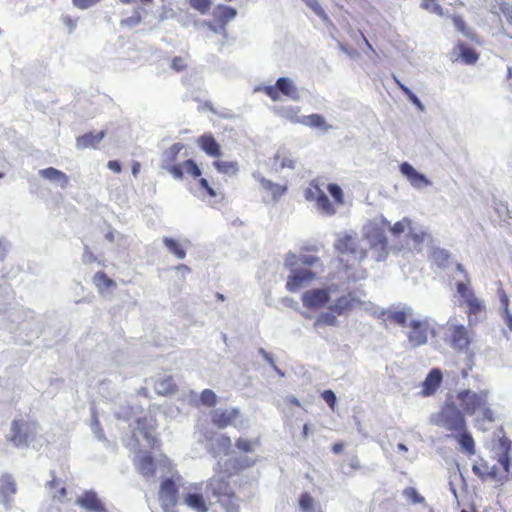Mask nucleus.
I'll return each instance as SVG.
<instances>
[{
	"mask_svg": "<svg viewBox=\"0 0 512 512\" xmlns=\"http://www.w3.org/2000/svg\"><path fill=\"white\" fill-rule=\"evenodd\" d=\"M259 444L258 440H249L245 438H238L235 442V446L238 450L241 452H252L254 450V447Z\"/></svg>",
	"mask_w": 512,
	"mask_h": 512,
	"instance_id": "nucleus-46",
	"label": "nucleus"
},
{
	"mask_svg": "<svg viewBox=\"0 0 512 512\" xmlns=\"http://www.w3.org/2000/svg\"><path fill=\"white\" fill-rule=\"evenodd\" d=\"M165 246L168 248V250L173 253L178 259H184L186 256L185 250L180 246V244L172 239L165 237L163 240Z\"/></svg>",
	"mask_w": 512,
	"mask_h": 512,
	"instance_id": "nucleus-44",
	"label": "nucleus"
},
{
	"mask_svg": "<svg viewBox=\"0 0 512 512\" xmlns=\"http://www.w3.org/2000/svg\"><path fill=\"white\" fill-rule=\"evenodd\" d=\"M191 6L201 13H206L211 7L210 0H190Z\"/></svg>",
	"mask_w": 512,
	"mask_h": 512,
	"instance_id": "nucleus-54",
	"label": "nucleus"
},
{
	"mask_svg": "<svg viewBox=\"0 0 512 512\" xmlns=\"http://www.w3.org/2000/svg\"><path fill=\"white\" fill-rule=\"evenodd\" d=\"M392 501L389 498H386L372 506L370 512H392L391 509Z\"/></svg>",
	"mask_w": 512,
	"mask_h": 512,
	"instance_id": "nucleus-52",
	"label": "nucleus"
},
{
	"mask_svg": "<svg viewBox=\"0 0 512 512\" xmlns=\"http://www.w3.org/2000/svg\"><path fill=\"white\" fill-rule=\"evenodd\" d=\"M371 248L375 251L374 259L377 262L384 261L388 252V240L385 231L381 228H373L368 235Z\"/></svg>",
	"mask_w": 512,
	"mask_h": 512,
	"instance_id": "nucleus-14",
	"label": "nucleus"
},
{
	"mask_svg": "<svg viewBox=\"0 0 512 512\" xmlns=\"http://www.w3.org/2000/svg\"><path fill=\"white\" fill-rule=\"evenodd\" d=\"M47 486L50 490L57 491V493H55L53 495V498H57V499L61 500L67 494L66 488L62 485L61 481L59 479H57L56 477H54L52 480H50L47 483Z\"/></svg>",
	"mask_w": 512,
	"mask_h": 512,
	"instance_id": "nucleus-45",
	"label": "nucleus"
},
{
	"mask_svg": "<svg viewBox=\"0 0 512 512\" xmlns=\"http://www.w3.org/2000/svg\"><path fill=\"white\" fill-rule=\"evenodd\" d=\"M303 123L311 128H319L323 130H328L330 128L324 117L320 114H311L306 116Z\"/></svg>",
	"mask_w": 512,
	"mask_h": 512,
	"instance_id": "nucleus-41",
	"label": "nucleus"
},
{
	"mask_svg": "<svg viewBox=\"0 0 512 512\" xmlns=\"http://www.w3.org/2000/svg\"><path fill=\"white\" fill-rule=\"evenodd\" d=\"M408 326L409 331L406 336L408 342L414 348L425 345L428 341L429 334H434L427 319L411 320Z\"/></svg>",
	"mask_w": 512,
	"mask_h": 512,
	"instance_id": "nucleus-12",
	"label": "nucleus"
},
{
	"mask_svg": "<svg viewBox=\"0 0 512 512\" xmlns=\"http://www.w3.org/2000/svg\"><path fill=\"white\" fill-rule=\"evenodd\" d=\"M304 197L307 201L314 202L316 208L326 216H332L336 213V208L328 199L325 192L320 187L317 180H312L304 191Z\"/></svg>",
	"mask_w": 512,
	"mask_h": 512,
	"instance_id": "nucleus-7",
	"label": "nucleus"
},
{
	"mask_svg": "<svg viewBox=\"0 0 512 512\" xmlns=\"http://www.w3.org/2000/svg\"><path fill=\"white\" fill-rule=\"evenodd\" d=\"M106 133L99 131L97 133L88 132L76 139V146L78 149L97 148L99 143L103 140Z\"/></svg>",
	"mask_w": 512,
	"mask_h": 512,
	"instance_id": "nucleus-28",
	"label": "nucleus"
},
{
	"mask_svg": "<svg viewBox=\"0 0 512 512\" xmlns=\"http://www.w3.org/2000/svg\"><path fill=\"white\" fill-rule=\"evenodd\" d=\"M451 19L454 26L460 33L469 38L471 41H478L477 34L469 28V26L467 25V23L465 22L464 18L461 15H452Z\"/></svg>",
	"mask_w": 512,
	"mask_h": 512,
	"instance_id": "nucleus-36",
	"label": "nucleus"
},
{
	"mask_svg": "<svg viewBox=\"0 0 512 512\" xmlns=\"http://www.w3.org/2000/svg\"><path fill=\"white\" fill-rule=\"evenodd\" d=\"M337 253L338 267L348 278H361L365 274L362 262L367 258L368 251L363 248L355 234L344 233L334 242Z\"/></svg>",
	"mask_w": 512,
	"mask_h": 512,
	"instance_id": "nucleus-2",
	"label": "nucleus"
},
{
	"mask_svg": "<svg viewBox=\"0 0 512 512\" xmlns=\"http://www.w3.org/2000/svg\"><path fill=\"white\" fill-rule=\"evenodd\" d=\"M314 499L309 493H302L299 498V506L302 511L309 512L313 510Z\"/></svg>",
	"mask_w": 512,
	"mask_h": 512,
	"instance_id": "nucleus-49",
	"label": "nucleus"
},
{
	"mask_svg": "<svg viewBox=\"0 0 512 512\" xmlns=\"http://www.w3.org/2000/svg\"><path fill=\"white\" fill-rule=\"evenodd\" d=\"M93 283L99 291H102L103 289H110L116 286L115 282L109 278L104 271H98L95 273L93 277Z\"/></svg>",
	"mask_w": 512,
	"mask_h": 512,
	"instance_id": "nucleus-39",
	"label": "nucleus"
},
{
	"mask_svg": "<svg viewBox=\"0 0 512 512\" xmlns=\"http://www.w3.org/2000/svg\"><path fill=\"white\" fill-rule=\"evenodd\" d=\"M434 424L448 431L469 456L476 453L475 441L467 429L465 414L453 401L446 400L434 417Z\"/></svg>",
	"mask_w": 512,
	"mask_h": 512,
	"instance_id": "nucleus-1",
	"label": "nucleus"
},
{
	"mask_svg": "<svg viewBox=\"0 0 512 512\" xmlns=\"http://www.w3.org/2000/svg\"><path fill=\"white\" fill-rule=\"evenodd\" d=\"M136 428L139 433L145 438L150 448L158 446L157 438L152 434L154 425L151 424V420L147 417H139L136 419Z\"/></svg>",
	"mask_w": 512,
	"mask_h": 512,
	"instance_id": "nucleus-26",
	"label": "nucleus"
},
{
	"mask_svg": "<svg viewBox=\"0 0 512 512\" xmlns=\"http://www.w3.org/2000/svg\"><path fill=\"white\" fill-rule=\"evenodd\" d=\"M481 417L479 421L481 422H494L495 421V415L493 410L488 407L487 405L482 407L481 409Z\"/></svg>",
	"mask_w": 512,
	"mask_h": 512,
	"instance_id": "nucleus-56",
	"label": "nucleus"
},
{
	"mask_svg": "<svg viewBox=\"0 0 512 512\" xmlns=\"http://www.w3.org/2000/svg\"><path fill=\"white\" fill-rule=\"evenodd\" d=\"M449 345L458 353H467L473 342V334L463 324L451 325L448 335Z\"/></svg>",
	"mask_w": 512,
	"mask_h": 512,
	"instance_id": "nucleus-11",
	"label": "nucleus"
},
{
	"mask_svg": "<svg viewBox=\"0 0 512 512\" xmlns=\"http://www.w3.org/2000/svg\"><path fill=\"white\" fill-rule=\"evenodd\" d=\"M207 488L226 512H240V499L225 477H212L207 483Z\"/></svg>",
	"mask_w": 512,
	"mask_h": 512,
	"instance_id": "nucleus-4",
	"label": "nucleus"
},
{
	"mask_svg": "<svg viewBox=\"0 0 512 512\" xmlns=\"http://www.w3.org/2000/svg\"><path fill=\"white\" fill-rule=\"evenodd\" d=\"M197 145L209 157L220 158L222 149L212 133H205L198 137Z\"/></svg>",
	"mask_w": 512,
	"mask_h": 512,
	"instance_id": "nucleus-21",
	"label": "nucleus"
},
{
	"mask_svg": "<svg viewBox=\"0 0 512 512\" xmlns=\"http://www.w3.org/2000/svg\"><path fill=\"white\" fill-rule=\"evenodd\" d=\"M257 90L262 91L272 101H278L281 95L292 100L299 99L297 87L291 79L286 77L279 78L274 85L263 86Z\"/></svg>",
	"mask_w": 512,
	"mask_h": 512,
	"instance_id": "nucleus-9",
	"label": "nucleus"
},
{
	"mask_svg": "<svg viewBox=\"0 0 512 512\" xmlns=\"http://www.w3.org/2000/svg\"><path fill=\"white\" fill-rule=\"evenodd\" d=\"M488 390L473 392L469 389L461 390L457 393V399L463 408V413L473 415L476 411L488 404Z\"/></svg>",
	"mask_w": 512,
	"mask_h": 512,
	"instance_id": "nucleus-10",
	"label": "nucleus"
},
{
	"mask_svg": "<svg viewBox=\"0 0 512 512\" xmlns=\"http://www.w3.org/2000/svg\"><path fill=\"white\" fill-rule=\"evenodd\" d=\"M498 462L501 465V468L496 466L490 467L485 460L480 459L473 465L472 471L482 481L491 480L503 484L508 481L510 473V457L508 451H504L499 456Z\"/></svg>",
	"mask_w": 512,
	"mask_h": 512,
	"instance_id": "nucleus-6",
	"label": "nucleus"
},
{
	"mask_svg": "<svg viewBox=\"0 0 512 512\" xmlns=\"http://www.w3.org/2000/svg\"><path fill=\"white\" fill-rule=\"evenodd\" d=\"M400 171L407 178L410 184L416 188L424 187L429 184L427 178L423 174L417 172L408 162H403L400 165Z\"/></svg>",
	"mask_w": 512,
	"mask_h": 512,
	"instance_id": "nucleus-25",
	"label": "nucleus"
},
{
	"mask_svg": "<svg viewBox=\"0 0 512 512\" xmlns=\"http://www.w3.org/2000/svg\"><path fill=\"white\" fill-rule=\"evenodd\" d=\"M456 269L464 276V281L456 283V291L462 299L460 305H465L467 307L466 314L469 326H472L477 322L478 315L485 313L486 306L484 301L475 295L471 286V279L463 265L458 263L456 265Z\"/></svg>",
	"mask_w": 512,
	"mask_h": 512,
	"instance_id": "nucleus-3",
	"label": "nucleus"
},
{
	"mask_svg": "<svg viewBox=\"0 0 512 512\" xmlns=\"http://www.w3.org/2000/svg\"><path fill=\"white\" fill-rule=\"evenodd\" d=\"M254 464V461H248V460H240V459H236L234 461V467H241V468H245V467H250Z\"/></svg>",
	"mask_w": 512,
	"mask_h": 512,
	"instance_id": "nucleus-61",
	"label": "nucleus"
},
{
	"mask_svg": "<svg viewBox=\"0 0 512 512\" xmlns=\"http://www.w3.org/2000/svg\"><path fill=\"white\" fill-rule=\"evenodd\" d=\"M258 182L274 202H278L288 191L287 184L275 183L265 177H259Z\"/></svg>",
	"mask_w": 512,
	"mask_h": 512,
	"instance_id": "nucleus-23",
	"label": "nucleus"
},
{
	"mask_svg": "<svg viewBox=\"0 0 512 512\" xmlns=\"http://www.w3.org/2000/svg\"><path fill=\"white\" fill-rule=\"evenodd\" d=\"M319 261L320 259L318 257L312 255H302L297 261L296 255L291 254L286 259V265L292 267L300 263L305 266H314L315 264L319 263Z\"/></svg>",
	"mask_w": 512,
	"mask_h": 512,
	"instance_id": "nucleus-38",
	"label": "nucleus"
},
{
	"mask_svg": "<svg viewBox=\"0 0 512 512\" xmlns=\"http://www.w3.org/2000/svg\"><path fill=\"white\" fill-rule=\"evenodd\" d=\"M356 303V299L349 295H343L336 299L335 303L329 307L330 311L336 312L338 315H343L351 311Z\"/></svg>",
	"mask_w": 512,
	"mask_h": 512,
	"instance_id": "nucleus-29",
	"label": "nucleus"
},
{
	"mask_svg": "<svg viewBox=\"0 0 512 512\" xmlns=\"http://www.w3.org/2000/svg\"><path fill=\"white\" fill-rule=\"evenodd\" d=\"M183 502L196 512H208L206 501L201 493H187Z\"/></svg>",
	"mask_w": 512,
	"mask_h": 512,
	"instance_id": "nucleus-30",
	"label": "nucleus"
},
{
	"mask_svg": "<svg viewBox=\"0 0 512 512\" xmlns=\"http://www.w3.org/2000/svg\"><path fill=\"white\" fill-rule=\"evenodd\" d=\"M412 225V222L408 218H404L401 221H397L392 227L391 232L394 235H400L403 233L407 228H410Z\"/></svg>",
	"mask_w": 512,
	"mask_h": 512,
	"instance_id": "nucleus-50",
	"label": "nucleus"
},
{
	"mask_svg": "<svg viewBox=\"0 0 512 512\" xmlns=\"http://www.w3.org/2000/svg\"><path fill=\"white\" fill-rule=\"evenodd\" d=\"M435 256L437 258H441L442 260H447L449 258L448 253L443 250L435 252Z\"/></svg>",
	"mask_w": 512,
	"mask_h": 512,
	"instance_id": "nucleus-63",
	"label": "nucleus"
},
{
	"mask_svg": "<svg viewBox=\"0 0 512 512\" xmlns=\"http://www.w3.org/2000/svg\"><path fill=\"white\" fill-rule=\"evenodd\" d=\"M37 422H29L23 419H16L11 423V435L8 441L16 447H27L30 440L34 438V430Z\"/></svg>",
	"mask_w": 512,
	"mask_h": 512,
	"instance_id": "nucleus-8",
	"label": "nucleus"
},
{
	"mask_svg": "<svg viewBox=\"0 0 512 512\" xmlns=\"http://www.w3.org/2000/svg\"><path fill=\"white\" fill-rule=\"evenodd\" d=\"M501 302L504 306V310H503V313H505L506 309H509L508 306H509V299L508 297L506 296V294H503L502 297H501Z\"/></svg>",
	"mask_w": 512,
	"mask_h": 512,
	"instance_id": "nucleus-64",
	"label": "nucleus"
},
{
	"mask_svg": "<svg viewBox=\"0 0 512 512\" xmlns=\"http://www.w3.org/2000/svg\"><path fill=\"white\" fill-rule=\"evenodd\" d=\"M76 504L88 512H107V509L97 493L92 490L84 491L77 499Z\"/></svg>",
	"mask_w": 512,
	"mask_h": 512,
	"instance_id": "nucleus-18",
	"label": "nucleus"
},
{
	"mask_svg": "<svg viewBox=\"0 0 512 512\" xmlns=\"http://www.w3.org/2000/svg\"><path fill=\"white\" fill-rule=\"evenodd\" d=\"M327 190L333 198L332 204L335 206H341L344 204V193L342 188L336 183H330L327 186Z\"/></svg>",
	"mask_w": 512,
	"mask_h": 512,
	"instance_id": "nucleus-43",
	"label": "nucleus"
},
{
	"mask_svg": "<svg viewBox=\"0 0 512 512\" xmlns=\"http://www.w3.org/2000/svg\"><path fill=\"white\" fill-rule=\"evenodd\" d=\"M343 447H344V445L341 442L334 443L332 446V452L335 454H339L342 452Z\"/></svg>",
	"mask_w": 512,
	"mask_h": 512,
	"instance_id": "nucleus-62",
	"label": "nucleus"
},
{
	"mask_svg": "<svg viewBox=\"0 0 512 512\" xmlns=\"http://www.w3.org/2000/svg\"><path fill=\"white\" fill-rule=\"evenodd\" d=\"M239 416L240 410L238 408L215 409L211 412L212 423L219 429L234 425Z\"/></svg>",
	"mask_w": 512,
	"mask_h": 512,
	"instance_id": "nucleus-17",
	"label": "nucleus"
},
{
	"mask_svg": "<svg viewBox=\"0 0 512 512\" xmlns=\"http://www.w3.org/2000/svg\"><path fill=\"white\" fill-rule=\"evenodd\" d=\"M388 320L394 323L405 326L407 322V313L403 310L392 312L388 315Z\"/></svg>",
	"mask_w": 512,
	"mask_h": 512,
	"instance_id": "nucleus-51",
	"label": "nucleus"
},
{
	"mask_svg": "<svg viewBox=\"0 0 512 512\" xmlns=\"http://www.w3.org/2000/svg\"><path fill=\"white\" fill-rule=\"evenodd\" d=\"M503 318L506 326L512 332V314L510 313L509 309H506L505 313H503Z\"/></svg>",
	"mask_w": 512,
	"mask_h": 512,
	"instance_id": "nucleus-59",
	"label": "nucleus"
},
{
	"mask_svg": "<svg viewBox=\"0 0 512 512\" xmlns=\"http://www.w3.org/2000/svg\"><path fill=\"white\" fill-rule=\"evenodd\" d=\"M442 380L443 375L441 370L439 368L431 369L422 383V390L420 394L423 397L434 395L441 386Z\"/></svg>",
	"mask_w": 512,
	"mask_h": 512,
	"instance_id": "nucleus-20",
	"label": "nucleus"
},
{
	"mask_svg": "<svg viewBox=\"0 0 512 512\" xmlns=\"http://www.w3.org/2000/svg\"><path fill=\"white\" fill-rule=\"evenodd\" d=\"M159 500L165 512H169L178 503V485L172 478L162 481L159 489Z\"/></svg>",
	"mask_w": 512,
	"mask_h": 512,
	"instance_id": "nucleus-13",
	"label": "nucleus"
},
{
	"mask_svg": "<svg viewBox=\"0 0 512 512\" xmlns=\"http://www.w3.org/2000/svg\"><path fill=\"white\" fill-rule=\"evenodd\" d=\"M297 159L293 153L286 148H279L271 158L272 169L276 172L283 169L294 170L296 168Z\"/></svg>",
	"mask_w": 512,
	"mask_h": 512,
	"instance_id": "nucleus-19",
	"label": "nucleus"
},
{
	"mask_svg": "<svg viewBox=\"0 0 512 512\" xmlns=\"http://www.w3.org/2000/svg\"><path fill=\"white\" fill-rule=\"evenodd\" d=\"M301 300L305 308L318 310L329 302L330 294L327 289H311L303 293Z\"/></svg>",
	"mask_w": 512,
	"mask_h": 512,
	"instance_id": "nucleus-15",
	"label": "nucleus"
},
{
	"mask_svg": "<svg viewBox=\"0 0 512 512\" xmlns=\"http://www.w3.org/2000/svg\"><path fill=\"white\" fill-rule=\"evenodd\" d=\"M153 388L160 396L173 395L178 391V386L172 376H162L154 381Z\"/></svg>",
	"mask_w": 512,
	"mask_h": 512,
	"instance_id": "nucleus-27",
	"label": "nucleus"
},
{
	"mask_svg": "<svg viewBox=\"0 0 512 512\" xmlns=\"http://www.w3.org/2000/svg\"><path fill=\"white\" fill-rule=\"evenodd\" d=\"M402 495L410 504L415 505L425 503V498L414 487L404 488Z\"/></svg>",
	"mask_w": 512,
	"mask_h": 512,
	"instance_id": "nucleus-42",
	"label": "nucleus"
},
{
	"mask_svg": "<svg viewBox=\"0 0 512 512\" xmlns=\"http://www.w3.org/2000/svg\"><path fill=\"white\" fill-rule=\"evenodd\" d=\"M39 174L44 179L59 182L60 186L62 188H66L69 184L68 176L64 172H62L54 167H48L45 169H41L39 171Z\"/></svg>",
	"mask_w": 512,
	"mask_h": 512,
	"instance_id": "nucleus-31",
	"label": "nucleus"
},
{
	"mask_svg": "<svg viewBox=\"0 0 512 512\" xmlns=\"http://www.w3.org/2000/svg\"><path fill=\"white\" fill-rule=\"evenodd\" d=\"M199 190L203 197H207L209 199H215L218 196H222L220 192H218L206 178H199L198 180ZM223 197H220L222 199Z\"/></svg>",
	"mask_w": 512,
	"mask_h": 512,
	"instance_id": "nucleus-40",
	"label": "nucleus"
},
{
	"mask_svg": "<svg viewBox=\"0 0 512 512\" xmlns=\"http://www.w3.org/2000/svg\"><path fill=\"white\" fill-rule=\"evenodd\" d=\"M421 7L424 10H427V11L434 13L438 16H442L444 14L443 8L438 3V0H422Z\"/></svg>",
	"mask_w": 512,
	"mask_h": 512,
	"instance_id": "nucleus-47",
	"label": "nucleus"
},
{
	"mask_svg": "<svg viewBox=\"0 0 512 512\" xmlns=\"http://www.w3.org/2000/svg\"><path fill=\"white\" fill-rule=\"evenodd\" d=\"M306 4L320 17H325V11L318 0H306Z\"/></svg>",
	"mask_w": 512,
	"mask_h": 512,
	"instance_id": "nucleus-57",
	"label": "nucleus"
},
{
	"mask_svg": "<svg viewBox=\"0 0 512 512\" xmlns=\"http://www.w3.org/2000/svg\"><path fill=\"white\" fill-rule=\"evenodd\" d=\"M171 68L176 72H182L187 68L186 58L175 56L171 60Z\"/></svg>",
	"mask_w": 512,
	"mask_h": 512,
	"instance_id": "nucleus-53",
	"label": "nucleus"
},
{
	"mask_svg": "<svg viewBox=\"0 0 512 512\" xmlns=\"http://www.w3.org/2000/svg\"><path fill=\"white\" fill-rule=\"evenodd\" d=\"M17 492V485L10 474H3L0 478V496L5 505H9Z\"/></svg>",
	"mask_w": 512,
	"mask_h": 512,
	"instance_id": "nucleus-24",
	"label": "nucleus"
},
{
	"mask_svg": "<svg viewBox=\"0 0 512 512\" xmlns=\"http://www.w3.org/2000/svg\"><path fill=\"white\" fill-rule=\"evenodd\" d=\"M184 148L181 143H174L166 151V160L163 168L169 172L175 179L181 180L184 177V173L193 177L199 178L202 174L201 169L192 159H187L181 164H176V160L179 152Z\"/></svg>",
	"mask_w": 512,
	"mask_h": 512,
	"instance_id": "nucleus-5",
	"label": "nucleus"
},
{
	"mask_svg": "<svg viewBox=\"0 0 512 512\" xmlns=\"http://www.w3.org/2000/svg\"><path fill=\"white\" fill-rule=\"evenodd\" d=\"M338 324L337 317L332 312L321 313L313 322V328L318 330L325 326H336Z\"/></svg>",
	"mask_w": 512,
	"mask_h": 512,
	"instance_id": "nucleus-37",
	"label": "nucleus"
},
{
	"mask_svg": "<svg viewBox=\"0 0 512 512\" xmlns=\"http://www.w3.org/2000/svg\"><path fill=\"white\" fill-rule=\"evenodd\" d=\"M212 165L221 174L236 175L239 171V165L237 161H223L219 158H216Z\"/></svg>",
	"mask_w": 512,
	"mask_h": 512,
	"instance_id": "nucleus-35",
	"label": "nucleus"
},
{
	"mask_svg": "<svg viewBox=\"0 0 512 512\" xmlns=\"http://www.w3.org/2000/svg\"><path fill=\"white\" fill-rule=\"evenodd\" d=\"M321 397L328 404L331 410L335 409L337 399L335 393L332 390H324L321 393Z\"/></svg>",
	"mask_w": 512,
	"mask_h": 512,
	"instance_id": "nucleus-55",
	"label": "nucleus"
},
{
	"mask_svg": "<svg viewBox=\"0 0 512 512\" xmlns=\"http://www.w3.org/2000/svg\"><path fill=\"white\" fill-rule=\"evenodd\" d=\"M316 278V274L307 269H297L287 278L286 289L289 292H297L310 284Z\"/></svg>",
	"mask_w": 512,
	"mask_h": 512,
	"instance_id": "nucleus-16",
	"label": "nucleus"
},
{
	"mask_svg": "<svg viewBox=\"0 0 512 512\" xmlns=\"http://www.w3.org/2000/svg\"><path fill=\"white\" fill-rule=\"evenodd\" d=\"M99 1L100 0H72L73 4L79 9H87Z\"/></svg>",
	"mask_w": 512,
	"mask_h": 512,
	"instance_id": "nucleus-58",
	"label": "nucleus"
},
{
	"mask_svg": "<svg viewBox=\"0 0 512 512\" xmlns=\"http://www.w3.org/2000/svg\"><path fill=\"white\" fill-rule=\"evenodd\" d=\"M108 168L110 170H112L113 172L115 173H120L121 172V165L118 161L116 160H111L108 162L107 164Z\"/></svg>",
	"mask_w": 512,
	"mask_h": 512,
	"instance_id": "nucleus-60",
	"label": "nucleus"
},
{
	"mask_svg": "<svg viewBox=\"0 0 512 512\" xmlns=\"http://www.w3.org/2000/svg\"><path fill=\"white\" fill-rule=\"evenodd\" d=\"M138 472L146 477H153L156 473L155 461L151 455H143L138 459L136 464Z\"/></svg>",
	"mask_w": 512,
	"mask_h": 512,
	"instance_id": "nucleus-32",
	"label": "nucleus"
},
{
	"mask_svg": "<svg viewBox=\"0 0 512 512\" xmlns=\"http://www.w3.org/2000/svg\"><path fill=\"white\" fill-rule=\"evenodd\" d=\"M453 52L457 54L455 60H461L466 65H474L479 59V53L461 41L455 45Z\"/></svg>",
	"mask_w": 512,
	"mask_h": 512,
	"instance_id": "nucleus-22",
	"label": "nucleus"
},
{
	"mask_svg": "<svg viewBox=\"0 0 512 512\" xmlns=\"http://www.w3.org/2000/svg\"><path fill=\"white\" fill-rule=\"evenodd\" d=\"M236 15V9L226 5H218L214 10V17L216 21L222 26L226 25L229 21L234 19Z\"/></svg>",
	"mask_w": 512,
	"mask_h": 512,
	"instance_id": "nucleus-33",
	"label": "nucleus"
},
{
	"mask_svg": "<svg viewBox=\"0 0 512 512\" xmlns=\"http://www.w3.org/2000/svg\"><path fill=\"white\" fill-rule=\"evenodd\" d=\"M201 403L207 407H214L217 404V396L210 389H204L200 394Z\"/></svg>",
	"mask_w": 512,
	"mask_h": 512,
	"instance_id": "nucleus-48",
	"label": "nucleus"
},
{
	"mask_svg": "<svg viewBox=\"0 0 512 512\" xmlns=\"http://www.w3.org/2000/svg\"><path fill=\"white\" fill-rule=\"evenodd\" d=\"M232 442L229 436L222 434L219 435L211 445V452L214 455L229 454Z\"/></svg>",
	"mask_w": 512,
	"mask_h": 512,
	"instance_id": "nucleus-34",
	"label": "nucleus"
}]
</instances>
